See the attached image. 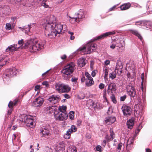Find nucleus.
<instances>
[{
    "instance_id": "obj_1",
    "label": "nucleus",
    "mask_w": 152,
    "mask_h": 152,
    "mask_svg": "<svg viewBox=\"0 0 152 152\" xmlns=\"http://www.w3.org/2000/svg\"><path fill=\"white\" fill-rule=\"evenodd\" d=\"M56 18L53 16H48L46 17V21L44 24L45 33L46 37L52 38L56 37L57 34H59L62 30L66 31L67 26L65 24L61 23H55Z\"/></svg>"
},
{
    "instance_id": "obj_2",
    "label": "nucleus",
    "mask_w": 152,
    "mask_h": 152,
    "mask_svg": "<svg viewBox=\"0 0 152 152\" xmlns=\"http://www.w3.org/2000/svg\"><path fill=\"white\" fill-rule=\"evenodd\" d=\"M45 43V41H40L38 42L35 39H30L26 42L25 46L29 48L30 51L33 52L43 49Z\"/></svg>"
},
{
    "instance_id": "obj_3",
    "label": "nucleus",
    "mask_w": 152,
    "mask_h": 152,
    "mask_svg": "<svg viewBox=\"0 0 152 152\" xmlns=\"http://www.w3.org/2000/svg\"><path fill=\"white\" fill-rule=\"evenodd\" d=\"M75 69V64L73 62H70L64 66L61 72L64 74L65 80H69L70 78L69 75L73 73Z\"/></svg>"
},
{
    "instance_id": "obj_4",
    "label": "nucleus",
    "mask_w": 152,
    "mask_h": 152,
    "mask_svg": "<svg viewBox=\"0 0 152 152\" xmlns=\"http://www.w3.org/2000/svg\"><path fill=\"white\" fill-rule=\"evenodd\" d=\"M97 46L96 44L90 42L87 44L86 46L79 48L78 50L84 52L85 54H89L95 50Z\"/></svg>"
},
{
    "instance_id": "obj_5",
    "label": "nucleus",
    "mask_w": 152,
    "mask_h": 152,
    "mask_svg": "<svg viewBox=\"0 0 152 152\" xmlns=\"http://www.w3.org/2000/svg\"><path fill=\"white\" fill-rule=\"evenodd\" d=\"M21 121L26 124L27 126L33 127L34 123V119L33 116L30 115H23L21 116Z\"/></svg>"
},
{
    "instance_id": "obj_6",
    "label": "nucleus",
    "mask_w": 152,
    "mask_h": 152,
    "mask_svg": "<svg viewBox=\"0 0 152 152\" xmlns=\"http://www.w3.org/2000/svg\"><path fill=\"white\" fill-rule=\"evenodd\" d=\"M18 72L16 69L15 67L7 69L6 70V72L3 74L4 79H9L10 78L16 75Z\"/></svg>"
},
{
    "instance_id": "obj_7",
    "label": "nucleus",
    "mask_w": 152,
    "mask_h": 152,
    "mask_svg": "<svg viewBox=\"0 0 152 152\" xmlns=\"http://www.w3.org/2000/svg\"><path fill=\"white\" fill-rule=\"evenodd\" d=\"M54 116L57 120L64 121L67 119L68 115L67 113H63L62 112H54Z\"/></svg>"
},
{
    "instance_id": "obj_8",
    "label": "nucleus",
    "mask_w": 152,
    "mask_h": 152,
    "mask_svg": "<svg viewBox=\"0 0 152 152\" xmlns=\"http://www.w3.org/2000/svg\"><path fill=\"white\" fill-rule=\"evenodd\" d=\"M126 88L128 94L132 97L133 98L136 95L135 89L131 83H129L126 86Z\"/></svg>"
},
{
    "instance_id": "obj_9",
    "label": "nucleus",
    "mask_w": 152,
    "mask_h": 152,
    "mask_svg": "<svg viewBox=\"0 0 152 152\" xmlns=\"http://www.w3.org/2000/svg\"><path fill=\"white\" fill-rule=\"evenodd\" d=\"M121 109H122L124 115L126 116H128L131 114L132 109L130 107L128 106L124 105L122 106Z\"/></svg>"
},
{
    "instance_id": "obj_10",
    "label": "nucleus",
    "mask_w": 152,
    "mask_h": 152,
    "mask_svg": "<svg viewBox=\"0 0 152 152\" xmlns=\"http://www.w3.org/2000/svg\"><path fill=\"white\" fill-rule=\"evenodd\" d=\"M40 133L42 135L41 137H46L50 134V131L48 127L45 126H43L41 128Z\"/></svg>"
},
{
    "instance_id": "obj_11",
    "label": "nucleus",
    "mask_w": 152,
    "mask_h": 152,
    "mask_svg": "<svg viewBox=\"0 0 152 152\" xmlns=\"http://www.w3.org/2000/svg\"><path fill=\"white\" fill-rule=\"evenodd\" d=\"M116 90V85L114 83H111L108 86L107 92L109 95H112Z\"/></svg>"
},
{
    "instance_id": "obj_12",
    "label": "nucleus",
    "mask_w": 152,
    "mask_h": 152,
    "mask_svg": "<svg viewBox=\"0 0 152 152\" xmlns=\"http://www.w3.org/2000/svg\"><path fill=\"white\" fill-rule=\"evenodd\" d=\"M43 99L40 97L37 98L33 101V106L35 107L40 106L43 104Z\"/></svg>"
},
{
    "instance_id": "obj_13",
    "label": "nucleus",
    "mask_w": 152,
    "mask_h": 152,
    "mask_svg": "<svg viewBox=\"0 0 152 152\" xmlns=\"http://www.w3.org/2000/svg\"><path fill=\"white\" fill-rule=\"evenodd\" d=\"M35 24L34 23H30V24H28L27 26H25L22 27H18V28L20 29L21 31L23 32H24L26 34H27L28 32H30V29L32 27H33L34 26Z\"/></svg>"
},
{
    "instance_id": "obj_14",
    "label": "nucleus",
    "mask_w": 152,
    "mask_h": 152,
    "mask_svg": "<svg viewBox=\"0 0 152 152\" xmlns=\"http://www.w3.org/2000/svg\"><path fill=\"white\" fill-rule=\"evenodd\" d=\"M20 48V46H18L17 44H13L11 45L7 48L6 50V52H12L14 51L17 50Z\"/></svg>"
},
{
    "instance_id": "obj_15",
    "label": "nucleus",
    "mask_w": 152,
    "mask_h": 152,
    "mask_svg": "<svg viewBox=\"0 0 152 152\" xmlns=\"http://www.w3.org/2000/svg\"><path fill=\"white\" fill-rule=\"evenodd\" d=\"M116 120L115 116H108L105 118L104 123L107 125H110L114 123Z\"/></svg>"
},
{
    "instance_id": "obj_16",
    "label": "nucleus",
    "mask_w": 152,
    "mask_h": 152,
    "mask_svg": "<svg viewBox=\"0 0 152 152\" xmlns=\"http://www.w3.org/2000/svg\"><path fill=\"white\" fill-rule=\"evenodd\" d=\"M19 102V100L18 99H15L14 100L13 102L10 101L9 104H8V107L9 108V109L8 110L7 113L8 115H10L11 114L12 111V105L14 106L16 104L17 102Z\"/></svg>"
},
{
    "instance_id": "obj_17",
    "label": "nucleus",
    "mask_w": 152,
    "mask_h": 152,
    "mask_svg": "<svg viewBox=\"0 0 152 152\" xmlns=\"http://www.w3.org/2000/svg\"><path fill=\"white\" fill-rule=\"evenodd\" d=\"M115 32L114 31H109L107 32L104 33V34L100 35L97 37H96V40H98L99 39H103L105 37L109 36V35H111L113 34H115Z\"/></svg>"
},
{
    "instance_id": "obj_18",
    "label": "nucleus",
    "mask_w": 152,
    "mask_h": 152,
    "mask_svg": "<svg viewBox=\"0 0 152 152\" xmlns=\"http://www.w3.org/2000/svg\"><path fill=\"white\" fill-rule=\"evenodd\" d=\"M45 111H46V113L49 114L51 113H54V112L57 111V108L55 106H49L46 107Z\"/></svg>"
},
{
    "instance_id": "obj_19",
    "label": "nucleus",
    "mask_w": 152,
    "mask_h": 152,
    "mask_svg": "<svg viewBox=\"0 0 152 152\" xmlns=\"http://www.w3.org/2000/svg\"><path fill=\"white\" fill-rule=\"evenodd\" d=\"M48 101L52 104H55L58 103L59 101L58 98L56 96L53 95L50 96Z\"/></svg>"
},
{
    "instance_id": "obj_20",
    "label": "nucleus",
    "mask_w": 152,
    "mask_h": 152,
    "mask_svg": "<svg viewBox=\"0 0 152 152\" xmlns=\"http://www.w3.org/2000/svg\"><path fill=\"white\" fill-rule=\"evenodd\" d=\"M134 140L132 137H130L129 138L128 141H127L126 146V150L128 151L131 150L130 148L133 145V141Z\"/></svg>"
},
{
    "instance_id": "obj_21",
    "label": "nucleus",
    "mask_w": 152,
    "mask_h": 152,
    "mask_svg": "<svg viewBox=\"0 0 152 152\" xmlns=\"http://www.w3.org/2000/svg\"><path fill=\"white\" fill-rule=\"evenodd\" d=\"M75 15H77V18L81 20L83 18H84V10L83 9H80L77 12Z\"/></svg>"
},
{
    "instance_id": "obj_22",
    "label": "nucleus",
    "mask_w": 152,
    "mask_h": 152,
    "mask_svg": "<svg viewBox=\"0 0 152 152\" xmlns=\"http://www.w3.org/2000/svg\"><path fill=\"white\" fill-rule=\"evenodd\" d=\"M110 138H109L108 135H106L105 137V139L107 140L108 142H109L112 140L115 137V134L113 132V130L112 128L110 129Z\"/></svg>"
},
{
    "instance_id": "obj_23",
    "label": "nucleus",
    "mask_w": 152,
    "mask_h": 152,
    "mask_svg": "<svg viewBox=\"0 0 152 152\" xmlns=\"http://www.w3.org/2000/svg\"><path fill=\"white\" fill-rule=\"evenodd\" d=\"M85 59L84 58H80L77 61V64L80 67L84 66L86 64Z\"/></svg>"
},
{
    "instance_id": "obj_24",
    "label": "nucleus",
    "mask_w": 152,
    "mask_h": 152,
    "mask_svg": "<svg viewBox=\"0 0 152 152\" xmlns=\"http://www.w3.org/2000/svg\"><path fill=\"white\" fill-rule=\"evenodd\" d=\"M64 84L60 83H56L55 84L56 90L58 92H61Z\"/></svg>"
},
{
    "instance_id": "obj_25",
    "label": "nucleus",
    "mask_w": 152,
    "mask_h": 152,
    "mask_svg": "<svg viewBox=\"0 0 152 152\" xmlns=\"http://www.w3.org/2000/svg\"><path fill=\"white\" fill-rule=\"evenodd\" d=\"M134 118H132L127 122V125L129 129H132L134 125Z\"/></svg>"
},
{
    "instance_id": "obj_26",
    "label": "nucleus",
    "mask_w": 152,
    "mask_h": 152,
    "mask_svg": "<svg viewBox=\"0 0 152 152\" xmlns=\"http://www.w3.org/2000/svg\"><path fill=\"white\" fill-rule=\"evenodd\" d=\"M70 90V88L68 85L64 84L62 89L61 93H67L69 92Z\"/></svg>"
},
{
    "instance_id": "obj_27",
    "label": "nucleus",
    "mask_w": 152,
    "mask_h": 152,
    "mask_svg": "<svg viewBox=\"0 0 152 152\" xmlns=\"http://www.w3.org/2000/svg\"><path fill=\"white\" fill-rule=\"evenodd\" d=\"M130 32H131V33L133 34L134 35L136 36L138 38H139V39H140V40L142 41V36H141V35L138 32L134 30H129Z\"/></svg>"
},
{
    "instance_id": "obj_28",
    "label": "nucleus",
    "mask_w": 152,
    "mask_h": 152,
    "mask_svg": "<svg viewBox=\"0 0 152 152\" xmlns=\"http://www.w3.org/2000/svg\"><path fill=\"white\" fill-rule=\"evenodd\" d=\"M130 7V3H126L121 6L120 8L121 10H124L129 8Z\"/></svg>"
},
{
    "instance_id": "obj_29",
    "label": "nucleus",
    "mask_w": 152,
    "mask_h": 152,
    "mask_svg": "<svg viewBox=\"0 0 152 152\" xmlns=\"http://www.w3.org/2000/svg\"><path fill=\"white\" fill-rule=\"evenodd\" d=\"M3 61L4 62V63H3V64L0 65V69L2 66L6 64V63L8 62V59H7V58H5V57H0V62H2Z\"/></svg>"
},
{
    "instance_id": "obj_30",
    "label": "nucleus",
    "mask_w": 152,
    "mask_h": 152,
    "mask_svg": "<svg viewBox=\"0 0 152 152\" xmlns=\"http://www.w3.org/2000/svg\"><path fill=\"white\" fill-rule=\"evenodd\" d=\"M123 66L121 61H118L116 63V68L115 71L116 72L117 69H122Z\"/></svg>"
},
{
    "instance_id": "obj_31",
    "label": "nucleus",
    "mask_w": 152,
    "mask_h": 152,
    "mask_svg": "<svg viewBox=\"0 0 152 152\" xmlns=\"http://www.w3.org/2000/svg\"><path fill=\"white\" fill-rule=\"evenodd\" d=\"M70 21L72 23H73L75 22H79L80 21V20L79 19L76 17H69Z\"/></svg>"
},
{
    "instance_id": "obj_32",
    "label": "nucleus",
    "mask_w": 152,
    "mask_h": 152,
    "mask_svg": "<svg viewBox=\"0 0 152 152\" xmlns=\"http://www.w3.org/2000/svg\"><path fill=\"white\" fill-rule=\"evenodd\" d=\"M66 106H60L58 107V110H57L58 112H62L63 113H66Z\"/></svg>"
},
{
    "instance_id": "obj_33",
    "label": "nucleus",
    "mask_w": 152,
    "mask_h": 152,
    "mask_svg": "<svg viewBox=\"0 0 152 152\" xmlns=\"http://www.w3.org/2000/svg\"><path fill=\"white\" fill-rule=\"evenodd\" d=\"M73 132L70 131V130H67L66 134L64 135V138L66 139H69L70 137L71 134Z\"/></svg>"
},
{
    "instance_id": "obj_34",
    "label": "nucleus",
    "mask_w": 152,
    "mask_h": 152,
    "mask_svg": "<svg viewBox=\"0 0 152 152\" xmlns=\"http://www.w3.org/2000/svg\"><path fill=\"white\" fill-rule=\"evenodd\" d=\"M93 80H88L86 81V85L87 86L89 87L94 84Z\"/></svg>"
},
{
    "instance_id": "obj_35",
    "label": "nucleus",
    "mask_w": 152,
    "mask_h": 152,
    "mask_svg": "<svg viewBox=\"0 0 152 152\" xmlns=\"http://www.w3.org/2000/svg\"><path fill=\"white\" fill-rule=\"evenodd\" d=\"M67 152H77L76 148L75 146H71L69 147Z\"/></svg>"
},
{
    "instance_id": "obj_36",
    "label": "nucleus",
    "mask_w": 152,
    "mask_h": 152,
    "mask_svg": "<svg viewBox=\"0 0 152 152\" xmlns=\"http://www.w3.org/2000/svg\"><path fill=\"white\" fill-rule=\"evenodd\" d=\"M116 72L115 71L111 72L110 74H109V77L110 78V79H112V80L115 79V78L116 77Z\"/></svg>"
},
{
    "instance_id": "obj_37",
    "label": "nucleus",
    "mask_w": 152,
    "mask_h": 152,
    "mask_svg": "<svg viewBox=\"0 0 152 152\" xmlns=\"http://www.w3.org/2000/svg\"><path fill=\"white\" fill-rule=\"evenodd\" d=\"M125 45V43L124 41L122 42L120 41V42L118 43L116 45L117 47H119V48H123Z\"/></svg>"
},
{
    "instance_id": "obj_38",
    "label": "nucleus",
    "mask_w": 152,
    "mask_h": 152,
    "mask_svg": "<svg viewBox=\"0 0 152 152\" xmlns=\"http://www.w3.org/2000/svg\"><path fill=\"white\" fill-rule=\"evenodd\" d=\"M68 130H70V131L72 132H75L77 131V128L75 126L72 125L71 126L70 128Z\"/></svg>"
},
{
    "instance_id": "obj_39",
    "label": "nucleus",
    "mask_w": 152,
    "mask_h": 152,
    "mask_svg": "<svg viewBox=\"0 0 152 152\" xmlns=\"http://www.w3.org/2000/svg\"><path fill=\"white\" fill-rule=\"evenodd\" d=\"M109 72V70L107 69V68H105L103 69V72L104 74V79L106 78L107 77L108 75V72Z\"/></svg>"
},
{
    "instance_id": "obj_40",
    "label": "nucleus",
    "mask_w": 152,
    "mask_h": 152,
    "mask_svg": "<svg viewBox=\"0 0 152 152\" xmlns=\"http://www.w3.org/2000/svg\"><path fill=\"white\" fill-rule=\"evenodd\" d=\"M69 117L70 119L71 120L74 119L75 117V115L74 114V112L73 111H70L69 113Z\"/></svg>"
},
{
    "instance_id": "obj_41",
    "label": "nucleus",
    "mask_w": 152,
    "mask_h": 152,
    "mask_svg": "<svg viewBox=\"0 0 152 152\" xmlns=\"http://www.w3.org/2000/svg\"><path fill=\"white\" fill-rule=\"evenodd\" d=\"M11 29V24L10 23H6V29L9 31Z\"/></svg>"
},
{
    "instance_id": "obj_42",
    "label": "nucleus",
    "mask_w": 152,
    "mask_h": 152,
    "mask_svg": "<svg viewBox=\"0 0 152 152\" xmlns=\"http://www.w3.org/2000/svg\"><path fill=\"white\" fill-rule=\"evenodd\" d=\"M85 76L88 80H93V78L91 77V76L88 72H86L85 73Z\"/></svg>"
},
{
    "instance_id": "obj_43",
    "label": "nucleus",
    "mask_w": 152,
    "mask_h": 152,
    "mask_svg": "<svg viewBox=\"0 0 152 152\" xmlns=\"http://www.w3.org/2000/svg\"><path fill=\"white\" fill-rule=\"evenodd\" d=\"M68 33L70 34V39L71 40H73L75 39V36H73L74 33L72 32H70V31H68Z\"/></svg>"
},
{
    "instance_id": "obj_44",
    "label": "nucleus",
    "mask_w": 152,
    "mask_h": 152,
    "mask_svg": "<svg viewBox=\"0 0 152 152\" xmlns=\"http://www.w3.org/2000/svg\"><path fill=\"white\" fill-rule=\"evenodd\" d=\"M23 42V39L19 40L18 42V46H20V48H21L22 46Z\"/></svg>"
},
{
    "instance_id": "obj_45",
    "label": "nucleus",
    "mask_w": 152,
    "mask_h": 152,
    "mask_svg": "<svg viewBox=\"0 0 152 152\" xmlns=\"http://www.w3.org/2000/svg\"><path fill=\"white\" fill-rule=\"evenodd\" d=\"M111 100L112 102H113V103L114 104L116 103V100L115 99V97L113 95H112L111 96Z\"/></svg>"
},
{
    "instance_id": "obj_46",
    "label": "nucleus",
    "mask_w": 152,
    "mask_h": 152,
    "mask_svg": "<svg viewBox=\"0 0 152 152\" xmlns=\"http://www.w3.org/2000/svg\"><path fill=\"white\" fill-rule=\"evenodd\" d=\"M96 150L97 151L99 152H101L102 151V147L100 145H97L96 147Z\"/></svg>"
},
{
    "instance_id": "obj_47",
    "label": "nucleus",
    "mask_w": 152,
    "mask_h": 152,
    "mask_svg": "<svg viewBox=\"0 0 152 152\" xmlns=\"http://www.w3.org/2000/svg\"><path fill=\"white\" fill-rule=\"evenodd\" d=\"M143 24V22L142 21H139L135 22L136 25H141Z\"/></svg>"
},
{
    "instance_id": "obj_48",
    "label": "nucleus",
    "mask_w": 152,
    "mask_h": 152,
    "mask_svg": "<svg viewBox=\"0 0 152 152\" xmlns=\"http://www.w3.org/2000/svg\"><path fill=\"white\" fill-rule=\"evenodd\" d=\"M50 70V69L49 70H48L47 71H46L44 73H42V77H43L44 76H47L48 75V72H49Z\"/></svg>"
},
{
    "instance_id": "obj_49",
    "label": "nucleus",
    "mask_w": 152,
    "mask_h": 152,
    "mask_svg": "<svg viewBox=\"0 0 152 152\" xmlns=\"http://www.w3.org/2000/svg\"><path fill=\"white\" fill-rule=\"evenodd\" d=\"M122 73V69H117L116 73L118 74V75H120L121 73Z\"/></svg>"
},
{
    "instance_id": "obj_50",
    "label": "nucleus",
    "mask_w": 152,
    "mask_h": 152,
    "mask_svg": "<svg viewBox=\"0 0 152 152\" xmlns=\"http://www.w3.org/2000/svg\"><path fill=\"white\" fill-rule=\"evenodd\" d=\"M104 87V85L103 83H100L99 86V88L100 89H103Z\"/></svg>"
},
{
    "instance_id": "obj_51",
    "label": "nucleus",
    "mask_w": 152,
    "mask_h": 152,
    "mask_svg": "<svg viewBox=\"0 0 152 152\" xmlns=\"http://www.w3.org/2000/svg\"><path fill=\"white\" fill-rule=\"evenodd\" d=\"M134 74V76H131V75L130 73L128 72V74H127V77L129 78H130L131 79L135 77V75L134 74Z\"/></svg>"
},
{
    "instance_id": "obj_52",
    "label": "nucleus",
    "mask_w": 152,
    "mask_h": 152,
    "mask_svg": "<svg viewBox=\"0 0 152 152\" xmlns=\"http://www.w3.org/2000/svg\"><path fill=\"white\" fill-rule=\"evenodd\" d=\"M45 150L46 152H53L52 149L49 148V147H46Z\"/></svg>"
},
{
    "instance_id": "obj_53",
    "label": "nucleus",
    "mask_w": 152,
    "mask_h": 152,
    "mask_svg": "<svg viewBox=\"0 0 152 152\" xmlns=\"http://www.w3.org/2000/svg\"><path fill=\"white\" fill-rule=\"evenodd\" d=\"M126 98V95H124L122 96H121L120 100L121 101H124L125 100Z\"/></svg>"
},
{
    "instance_id": "obj_54",
    "label": "nucleus",
    "mask_w": 152,
    "mask_h": 152,
    "mask_svg": "<svg viewBox=\"0 0 152 152\" xmlns=\"http://www.w3.org/2000/svg\"><path fill=\"white\" fill-rule=\"evenodd\" d=\"M87 80H88V79L84 76L81 79V81L82 82H84L85 81H86Z\"/></svg>"
},
{
    "instance_id": "obj_55",
    "label": "nucleus",
    "mask_w": 152,
    "mask_h": 152,
    "mask_svg": "<svg viewBox=\"0 0 152 152\" xmlns=\"http://www.w3.org/2000/svg\"><path fill=\"white\" fill-rule=\"evenodd\" d=\"M141 79H142L141 86L143 87V82H144V73H143L142 74Z\"/></svg>"
},
{
    "instance_id": "obj_56",
    "label": "nucleus",
    "mask_w": 152,
    "mask_h": 152,
    "mask_svg": "<svg viewBox=\"0 0 152 152\" xmlns=\"http://www.w3.org/2000/svg\"><path fill=\"white\" fill-rule=\"evenodd\" d=\"M71 81L73 82H74L75 84H76L77 83V79L75 77H73L72 78Z\"/></svg>"
},
{
    "instance_id": "obj_57",
    "label": "nucleus",
    "mask_w": 152,
    "mask_h": 152,
    "mask_svg": "<svg viewBox=\"0 0 152 152\" xmlns=\"http://www.w3.org/2000/svg\"><path fill=\"white\" fill-rule=\"evenodd\" d=\"M58 148L59 147H58L57 149L58 150V152H63L64 151V148L62 147L61 149H60Z\"/></svg>"
},
{
    "instance_id": "obj_58",
    "label": "nucleus",
    "mask_w": 152,
    "mask_h": 152,
    "mask_svg": "<svg viewBox=\"0 0 152 152\" xmlns=\"http://www.w3.org/2000/svg\"><path fill=\"white\" fill-rule=\"evenodd\" d=\"M122 146V143H119V144H118V150H121V147Z\"/></svg>"
},
{
    "instance_id": "obj_59",
    "label": "nucleus",
    "mask_w": 152,
    "mask_h": 152,
    "mask_svg": "<svg viewBox=\"0 0 152 152\" xmlns=\"http://www.w3.org/2000/svg\"><path fill=\"white\" fill-rule=\"evenodd\" d=\"M42 6L44 7L45 8H47L48 7V5H47V4H45V3L44 2H42Z\"/></svg>"
},
{
    "instance_id": "obj_60",
    "label": "nucleus",
    "mask_w": 152,
    "mask_h": 152,
    "mask_svg": "<svg viewBox=\"0 0 152 152\" xmlns=\"http://www.w3.org/2000/svg\"><path fill=\"white\" fill-rule=\"evenodd\" d=\"M64 95V97L66 99H69L70 98V96L67 94H65Z\"/></svg>"
},
{
    "instance_id": "obj_61",
    "label": "nucleus",
    "mask_w": 152,
    "mask_h": 152,
    "mask_svg": "<svg viewBox=\"0 0 152 152\" xmlns=\"http://www.w3.org/2000/svg\"><path fill=\"white\" fill-rule=\"evenodd\" d=\"M104 64H105L106 65H107L110 64V61L109 60H106L104 61Z\"/></svg>"
},
{
    "instance_id": "obj_62",
    "label": "nucleus",
    "mask_w": 152,
    "mask_h": 152,
    "mask_svg": "<svg viewBox=\"0 0 152 152\" xmlns=\"http://www.w3.org/2000/svg\"><path fill=\"white\" fill-rule=\"evenodd\" d=\"M116 46V45L114 44H112V45H110V48H111L113 49L115 48Z\"/></svg>"
},
{
    "instance_id": "obj_63",
    "label": "nucleus",
    "mask_w": 152,
    "mask_h": 152,
    "mask_svg": "<svg viewBox=\"0 0 152 152\" xmlns=\"http://www.w3.org/2000/svg\"><path fill=\"white\" fill-rule=\"evenodd\" d=\"M42 84V85L45 86H47L48 85V82L46 81L43 82Z\"/></svg>"
},
{
    "instance_id": "obj_64",
    "label": "nucleus",
    "mask_w": 152,
    "mask_h": 152,
    "mask_svg": "<svg viewBox=\"0 0 152 152\" xmlns=\"http://www.w3.org/2000/svg\"><path fill=\"white\" fill-rule=\"evenodd\" d=\"M39 88V86H36L35 87V91H38Z\"/></svg>"
}]
</instances>
